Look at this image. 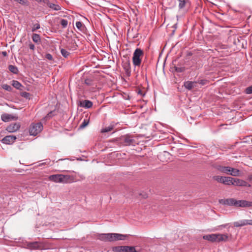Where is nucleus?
<instances>
[{
	"mask_svg": "<svg viewBox=\"0 0 252 252\" xmlns=\"http://www.w3.org/2000/svg\"><path fill=\"white\" fill-rule=\"evenodd\" d=\"M203 239L210 242H220L226 241L228 237L226 234H212L204 235Z\"/></svg>",
	"mask_w": 252,
	"mask_h": 252,
	"instance_id": "nucleus-1",
	"label": "nucleus"
},
{
	"mask_svg": "<svg viewBox=\"0 0 252 252\" xmlns=\"http://www.w3.org/2000/svg\"><path fill=\"white\" fill-rule=\"evenodd\" d=\"M144 52L140 48H136L133 54L132 63L135 66H140L142 62V57Z\"/></svg>",
	"mask_w": 252,
	"mask_h": 252,
	"instance_id": "nucleus-2",
	"label": "nucleus"
},
{
	"mask_svg": "<svg viewBox=\"0 0 252 252\" xmlns=\"http://www.w3.org/2000/svg\"><path fill=\"white\" fill-rule=\"evenodd\" d=\"M69 175H64L63 174L52 175L49 177L50 181L56 183H66L70 179Z\"/></svg>",
	"mask_w": 252,
	"mask_h": 252,
	"instance_id": "nucleus-3",
	"label": "nucleus"
},
{
	"mask_svg": "<svg viewBox=\"0 0 252 252\" xmlns=\"http://www.w3.org/2000/svg\"><path fill=\"white\" fill-rule=\"evenodd\" d=\"M116 140L123 146H129L133 145L135 143V140L129 135H125L117 138Z\"/></svg>",
	"mask_w": 252,
	"mask_h": 252,
	"instance_id": "nucleus-4",
	"label": "nucleus"
},
{
	"mask_svg": "<svg viewBox=\"0 0 252 252\" xmlns=\"http://www.w3.org/2000/svg\"><path fill=\"white\" fill-rule=\"evenodd\" d=\"M43 129V125L41 122L32 124L29 128V133L31 135L35 136Z\"/></svg>",
	"mask_w": 252,
	"mask_h": 252,
	"instance_id": "nucleus-5",
	"label": "nucleus"
},
{
	"mask_svg": "<svg viewBox=\"0 0 252 252\" xmlns=\"http://www.w3.org/2000/svg\"><path fill=\"white\" fill-rule=\"evenodd\" d=\"M213 179L219 183H222L225 185H231L232 177L220 176H215Z\"/></svg>",
	"mask_w": 252,
	"mask_h": 252,
	"instance_id": "nucleus-6",
	"label": "nucleus"
},
{
	"mask_svg": "<svg viewBox=\"0 0 252 252\" xmlns=\"http://www.w3.org/2000/svg\"><path fill=\"white\" fill-rule=\"evenodd\" d=\"M26 247L31 250H42L43 248V245L38 242H28L27 243Z\"/></svg>",
	"mask_w": 252,
	"mask_h": 252,
	"instance_id": "nucleus-7",
	"label": "nucleus"
},
{
	"mask_svg": "<svg viewBox=\"0 0 252 252\" xmlns=\"http://www.w3.org/2000/svg\"><path fill=\"white\" fill-rule=\"evenodd\" d=\"M219 203L225 205L237 207V200L234 198L221 199Z\"/></svg>",
	"mask_w": 252,
	"mask_h": 252,
	"instance_id": "nucleus-8",
	"label": "nucleus"
},
{
	"mask_svg": "<svg viewBox=\"0 0 252 252\" xmlns=\"http://www.w3.org/2000/svg\"><path fill=\"white\" fill-rule=\"evenodd\" d=\"M231 185H234L240 187H248L250 186V185L247 182L237 178H232Z\"/></svg>",
	"mask_w": 252,
	"mask_h": 252,
	"instance_id": "nucleus-9",
	"label": "nucleus"
},
{
	"mask_svg": "<svg viewBox=\"0 0 252 252\" xmlns=\"http://www.w3.org/2000/svg\"><path fill=\"white\" fill-rule=\"evenodd\" d=\"M17 139L16 136L14 135H7L3 137L0 141L5 144L10 145L12 144Z\"/></svg>",
	"mask_w": 252,
	"mask_h": 252,
	"instance_id": "nucleus-10",
	"label": "nucleus"
},
{
	"mask_svg": "<svg viewBox=\"0 0 252 252\" xmlns=\"http://www.w3.org/2000/svg\"><path fill=\"white\" fill-rule=\"evenodd\" d=\"M21 125L19 123H12L7 126L6 130L10 133H12L17 131L20 128Z\"/></svg>",
	"mask_w": 252,
	"mask_h": 252,
	"instance_id": "nucleus-11",
	"label": "nucleus"
},
{
	"mask_svg": "<svg viewBox=\"0 0 252 252\" xmlns=\"http://www.w3.org/2000/svg\"><path fill=\"white\" fill-rule=\"evenodd\" d=\"M122 66L125 71L126 75L127 76H129L131 73V66L129 60L127 59L126 61H123Z\"/></svg>",
	"mask_w": 252,
	"mask_h": 252,
	"instance_id": "nucleus-12",
	"label": "nucleus"
},
{
	"mask_svg": "<svg viewBox=\"0 0 252 252\" xmlns=\"http://www.w3.org/2000/svg\"><path fill=\"white\" fill-rule=\"evenodd\" d=\"M129 235L122 234L119 233H112V242L118 240H125L127 239Z\"/></svg>",
	"mask_w": 252,
	"mask_h": 252,
	"instance_id": "nucleus-13",
	"label": "nucleus"
},
{
	"mask_svg": "<svg viewBox=\"0 0 252 252\" xmlns=\"http://www.w3.org/2000/svg\"><path fill=\"white\" fill-rule=\"evenodd\" d=\"M235 227H240L246 225H252V220H243L234 222Z\"/></svg>",
	"mask_w": 252,
	"mask_h": 252,
	"instance_id": "nucleus-14",
	"label": "nucleus"
},
{
	"mask_svg": "<svg viewBox=\"0 0 252 252\" xmlns=\"http://www.w3.org/2000/svg\"><path fill=\"white\" fill-rule=\"evenodd\" d=\"M1 119L3 122H8L11 120H16L18 119V117L11 114L4 113L1 115Z\"/></svg>",
	"mask_w": 252,
	"mask_h": 252,
	"instance_id": "nucleus-15",
	"label": "nucleus"
},
{
	"mask_svg": "<svg viewBox=\"0 0 252 252\" xmlns=\"http://www.w3.org/2000/svg\"><path fill=\"white\" fill-rule=\"evenodd\" d=\"M98 239L104 242H112V233H106L99 234Z\"/></svg>",
	"mask_w": 252,
	"mask_h": 252,
	"instance_id": "nucleus-16",
	"label": "nucleus"
},
{
	"mask_svg": "<svg viewBox=\"0 0 252 252\" xmlns=\"http://www.w3.org/2000/svg\"><path fill=\"white\" fill-rule=\"evenodd\" d=\"M252 207V202L244 200H237V207Z\"/></svg>",
	"mask_w": 252,
	"mask_h": 252,
	"instance_id": "nucleus-17",
	"label": "nucleus"
},
{
	"mask_svg": "<svg viewBox=\"0 0 252 252\" xmlns=\"http://www.w3.org/2000/svg\"><path fill=\"white\" fill-rule=\"evenodd\" d=\"M78 105L81 107L88 109L92 107L93 102L89 100H82L79 101Z\"/></svg>",
	"mask_w": 252,
	"mask_h": 252,
	"instance_id": "nucleus-18",
	"label": "nucleus"
},
{
	"mask_svg": "<svg viewBox=\"0 0 252 252\" xmlns=\"http://www.w3.org/2000/svg\"><path fill=\"white\" fill-rule=\"evenodd\" d=\"M218 169L222 173H225L227 175H229L230 172V167L229 166H220L218 168Z\"/></svg>",
	"mask_w": 252,
	"mask_h": 252,
	"instance_id": "nucleus-19",
	"label": "nucleus"
},
{
	"mask_svg": "<svg viewBox=\"0 0 252 252\" xmlns=\"http://www.w3.org/2000/svg\"><path fill=\"white\" fill-rule=\"evenodd\" d=\"M196 83V82L186 81L184 83V86L186 89H188L189 90H190L194 87V85Z\"/></svg>",
	"mask_w": 252,
	"mask_h": 252,
	"instance_id": "nucleus-20",
	"label": "nucleus"
},
{
	"mask_svg": "<svg viewBox=\"0 0 252 252\" xmlns=\"http://www.w3.org/2000/svg\"><path fill=\"white\" fill-rule=\"evenodd\" d=\"M125 246L113 247L112 250L113 252H125Z\"/></svg>",
	"mask_w": 252,
	"mask_h": 252,
	"instance_id": "nucleus-21",
	"label": "nucleus"
},
{
	"mask_svg": "<svg viewBox=\"0 0 252 252\" xmlns=\"http://www.w3.org/2000/svg\"><path fill=\"white\" fill-rule=\"evenodd\" d=\"M76 27L77 28L82 32H84L86 30L85 26L80 21H77L76 23Z\"/></svg>",
	"mask_w": 252,
	"mask_h": 252,
	"instance_id": "nucleus-22",
	"label": "nucleus"
},
{
	"mask_svg": "<svg viewBox=\"0 0 252 252\" xmlns=\"http://www.w3.org/2000/svg\"><path fill=\"white\" fill-rule=\"evenodd\" d=\"M229 175L233 176H239L240 175V170L230 167Z\"/></svg>",
	"mask_w": 252,
	"mask_h": 252,
	"instance_id": "nucleus-23",
	"label": "nucleus"
},
{
	"mask_svg": "<svg viewBox=\"0 0 252 252\" xmlns=\"http://www.w3.org/2000/svg\"><path fill=\"white\" fill-rule=\"evenodd\" d=\"M8 68L9 71L14 74H17L19 72L17 67L15 65H9Z\"/></svg>",
	"mask_w": 252,
	"mask_h": 252,
	"instance_id": "nucleus-24",
	"label": "nucleus"
},
{
	"mask_svg": "<svg viewBox=\"0 0 252 252\" xmlns=\"http://www.w3.org/2000/svg\"><path fill=\"white\" fill-rule=\"evenodd\" d=\"M125 252H138L136 247L125 246Z\"/></svg>",
	"mask_w": 252,
	"mask_h": 252,
	"instance_id": "nucleus-25",
	"label": "nucleus"
},
{
	"mask_svg": "<svg viewBox=\"0 0 252 252\" xmlns=\"http://www.w3.org/2000/svg\"><path fill=\"white\" fill-rule=\"evenodd\" d=\"M32 39L33 42L38 43L41 41L40 36L39 34L33 33L32 36Z\"/></svg>",
	"mask_w": 252,
	"mask_h": 252,
	"instance_id": "nucleus-26",
	"label": "nucleus"
},
{
	"mask_svg": "<svg viewBox=\"0 0 252 252\" xmlns=\"http://www.w3.org/2000/svg\"><path fill=\"white\" fill-rule=\"evenodd\" d=\"M12 85L17 89L21 90V87L22 86V84L16 80H13Z\"/></svg>",
	"mask_w": 252,
	"mask_h": 252,
	"instance_id": "nucleus-27",
	"label": "nucleus"
},
{
	"mask_svg": "<svg viewBox=\"0 0 252 252\" xmlns=\"http://www.w3.org/2000/svg\"><path fill=\"white\" fill-rule=\"evenodd\" d=\"M48 5L50 8L55 10L58 11L61 9V7L58 4L49 3Z\"/></svg>",
	"mask_w": 252,
	"mask_h": 252,
	"instance_id": "nucleus-28",
	"label": "nucleus"
},
{
	"mask_svg": "<svg viewBox=\"0 0 252 252\" xmlns=\"http://www.w3.org/2000/svg\"><path fill=\"white\" fill-rule=\"evenodd\" d=\"M89 120L87 119H84L83 122L79 126V128L82 129L85 128L89 124Z\"/></svg>",
	"mask_w": 252,
	"mask_h": 252,
	"instance_id": "nucleus-29",
	"label": "nucleus"
},
{
	"mask_svg": "<svg viewBox=\"0 0 252 252\" xmlns=\"http://www.w3.org/2000/svg\"><path fill=\"white\" fill-rule=\"evenodd\" d=\"M61 53L62 56L65 58H67L70 55V53L69 52L63 48L61 49Z\"/></svg>",
	"mask_w": 252,
	"mask_h": 252,
	"instance_id": "nucleus-30",
	"label": "nucleus"
},
{
	"mask_svg": "<svg viewBox=\"0 0 252 252\" xmlns=\"http://www.w3.org/2000/svg\"><path fill=\"white\" fill-rule=\"evenodd\" d=\"M14 0L22 5L28 6L29 4V2L28 0Z\"/></svg>",
	"mask_w": 252,
	"mask_h": 252,
	"instance_id": "nucleus-31",
	"label": "nucleus"
},
{
	"mask_svg": "<svg viewBox=\"0 0 252 252\" xmlns=\"http://www.w3.org/2000/svg\"><path fill=\"white\" fill-rule=\"evenodd\" d=\"M179 1V8L180 9H183L185 7L187 0H178Z\"/></svg>",
	"mask_w": 252,
	"mask_h": 252,
	"instance_id": "nucleus-32",
	"label": "nucleus"
},
{
	"mask_svg": "<svg viewBox=\"0 0 252 252\" xmlns=\"http://www.w3.org/2000/svg\"><path fill=\"white\" fill-rule=\"evenodd\" d=\"M113 129V126H108L107 127H106L102 129L101 130V133L108 132L112 130Z\"/></svg>",
	"mask_w": 252,
	"mask_h": 252,
	"instance_id": "nucleus-33",
	"label": "nucleus"
},
{
	"mask_svg": "<svg viewBox=\"0 0 252 252\" xmlns=\"http://www.w3.org/2000/svg\"><path fill=\"white\" fill-rule=\"evenodd\" d=\"M1 87L4 90L8 92H11L12 90V88L7 84H3L1 85Z\"/></svg>",
	"mask_w": 252,
	"mask_h": 252,
	"instance_id": "nucleus-34",
	"label": "nucleus"
},
{
	"mask_svg": "<svg viewBox=\"0 0 252 252\" xmlns=\"http://www.w3.org/2000/svg\"><path fill=\"white\" fill-rule=\"evenodd\" d=\"M196 82L199 83V84H200L202 86H204V85L207 84L209 83V81L207 79H201V80H198Z\"/></svg>",
	"mask_w": 252,
	"mask_h": 252,
	"instance_id": "nucleus-35",
	"label": "nucleus"
},
{
	"mask_svg": "<svg viewBox=\"0 0 252 252\" xmlns=\"http://www.w3.org/2000/svg\"><path fill=\"white\" fill-rule=\"evenodd\" d=\"M60 23L61 24V25L62 26V27L63 28H65L67 27V24H68V21L67 20H65V19H62L61 20V22H60Z\"/></svg>",
	"mask_w": 252,
	"mask_h": 252,
	"instance_id": "nucleus-36",
	"label": "nucleus"
},
{
	"mask_svg": "<svg viewBox=\"0 0 252 252\" xmlns=\"http://www.w3.org/2000/svg\"><path fill=\"white\" fill-rule=\"evenodd\" d=\"M85 84L89 86H92L93 85V81L91 79L87 78L85 80Z\"/></svg>",
	"mask_w": 252,
	"mask_h": 252,
	"instance_id": "nucleus-37",
	"label": "nucleus"
},
{
	"mask_svg": "<svg viewBox=\"0 0 252 252\" xmlns=\"http://www.w3.org/2000/svg\"><path fill=\"white\" fill-rule=\"evenodd\" d=\"M40 28V24L39 23H35L33 25V27L32 28V31L34 32L36 31L37 30L39 29Z\"/></svg>",
	"mask_w": 252,
	"mask_h": 252,
	"instance_id": "nucleus-38",
	"label": "nucleus"
},
{
	"mask_svg": "<svg viewBox=\"0 0 252 252\" xmlns=\"http://www.w3.org/2000/svg\"><path fill=\"white\" fill-rule=\"evenodd\" d=\"M21 95L26 98H29L30 94L29 93L23 92L21 93Z\"/></svg>",
	"mask_w": 252,
	"mask_h": 252,
	"instance_id": "nucleus-39",
	"label": "nucleus"
},
{
	"mask_svg": "<svg viewBox=\"0 0 252 252\" xmlns=\"http://www.w3.org/2000/svg\"><path fill=\"white\" fill-rule=\"evenodd\" d=\"M245 93L247 94H252V86L247 88L245 90Z\"/></svg>",
	"mask_w": 252,
	"mask_h": 252,
	"instance_id": "nucleus-40",
	"label": "nucleus"
},
{
	"mask_svg": "<svg viewBox=\"0 0 252 252\" xmlns=\"http://www.w3.org/2000/svg\"><path fill=\"white\" fill-rule=\"evenodd\" d=\"M174 68L175 71L177 72H182L184 70V68L182 67L174 66Z\"/></svg>",
	"mask_w": 252,
	"mask_h": 252,
	"instance_id": "nucleus-41",
	"label": "nucleus"
},
{
	"mask_svg": "<svg viewBox=\"0 0 252 252\" xmlns=\"http://www.w3.org/2000/svg\"><path fill=\"white\" fill-rule=\"evenodd\" d=\"M45 58L48 60H49V61H52L53 60V57H52V55L49 54V53H48V54H46Z\"/></svg>",
	"mask_w": 252,
	"mask_h": 252,
	"instance_id": "nucleus-42",
	"label": "nucleus"
},
{
	"mask_svg": "<svg viewBox=\"0 0 252 252\" xmlns=\"http://www.w3.org/2000/svg\"><path fill=\"white\" fill-rule=\"evenodd\" d=\"M139 195L141 196V197L143 198H146L148 197V194L145 192H142V193H140L139 194Z\"/></svg>",
	"mask_w": 252,
	"mask_h": 252,
	"instance_id": "nucleus-43",
	"label": "nucleus"
},
{
	"mask_svg": "<svg viewBox=\"0 0 252 252\" xmlns=\"http://www.w3.org/2000/svg\"><path fill=\"white\" fill-rule=\"evenodd\" d=\"M29 48L30 49L33 50L34 49L35 46L32 43H30L29 44Z\"/></svg>",
	"mask_w": 252,
	"mask_h": 252,
	"instance_id": "nucleus-44",
	"label": "nucleus"
},
{
	"mask_svg": "<svg viewBox=\"0 0 252 252\" xmlns=\"http://www.w3.org/2000/svg\"><path fill=\"white\" fill-rule=\"evenodd\" d=\"M53 113V111L50 112L46 116V117L47 118H51L52 117V114Z\"/></svg>",
	"mask_w": 252,
	"mask_h": 252,
	"instance_id": "nucleus-45",
	"label": "nucleus"
},
{
	"mask_svg": "<svg viewBox=\"0 0 252 252\" xmlns=\"http://www.w3.org/2000/svg\"><path fill=\"white\" fill-rule=\"evenodd\" d=\"M35 0L38 2H43L44 3H46L47 2V0Z\"/></svg>",
	"mask_w": 252,
	"mask_h": 252,
	"instance_id": "nucleus-46",
	"label": "nucleus"
},
{
	"mask_svg": "<svg viewBox=\"0 0 252 252\" xmlns=\"http://www.w3.org/2000/svg\"><path fill=\"white\" fill-rule=\"evenodd\" d=\"M1 54L4 56V57H6L7 56V53L6 51H2L1 52Z\"/></svg>",
	"mask_w": 252,
	"mask_h": 252,
	"instance_id": "nucleus-47",
	"label": "nucleus"
},
{
	"mask_svg": "<svg viewBox=\"0 0 252 252\" xmlns=\"http://www.w3.org/2000/svg\"><path fill=\"white\" fill-rule=\"evenodd\" d=\"M140 93H141V91H139L138 92V94H140Z\"/></svg>",
	"mask_w": 252,
	"mask_h": 252,
	"instance_id": "nucleus-48",
	"label": "nucleus"
},
{
	"mask_svg": "<svg viewBox=\"0 0 252 252\" xmlns=\"http://www.w3.org/2000/svg\"><path fill=\"white\" fill-rule=\"evenodd\" d=\"M44 163H42L40 164V165H43V164H44Z\"/></svg>",
	"mask_w": 252,
	"mask_h": 252,
	"instance_id": "nucleus-49",
	"label": "nucleus"
},
{
	"mask_svg": "<svg viewBox=\"0 0 252 252\" xmlns=\"http://www.w3.org/2000/svg\"><path fill=\"white\" fill-rule=\"evenodd\" d=\"M164 153H165V154H168V153L167 152H164Z\"/></svg>",
	"mask_w": 252,
	"mask_h": 252,
	"instance_id": "nucleus-50",
	"label": "nucleus"
},
{
	"mask_svg": "<svg viewBox=\"0 0 252 252\" xmlns=\"http://www.w3.org/2000/svg\"><path fill=\"white\" fill-rule=\"evenodd\" d=\"M251 141H252V139H251Z\"/></svg>",
	"mask_w": 252,
	"mask_h": 252,
	"instance_id": "nucleus-51",
	"label": "nucleus"
}]
</instances>
